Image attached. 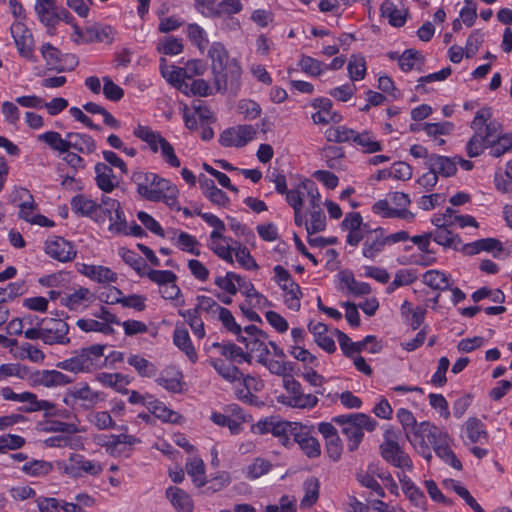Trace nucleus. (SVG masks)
<instances>
[{"mask_svg":"<svg viewBox=\"0 0 512 512\" xmlns=\"http://www.w3.org/2000/svg\"><path fill=\"white\" fill-rule=\"evenodd\" d=\"M137 186L138 194L152 202L164 201L169 207L177 208L178 190L170 181L157 174L136 171L131 177Z\"/></svg>","mask_w":512,"mask_h":512,"instance_id":"1","label":"nucleus"},{"mask_svg":"<svg viewBox=\"0 0 512 512\" xmlns=\"http://www.w3.org/2000/svg\"><path fill=\"white\" fill-rule=\"evenodd\" d=\"M104 345H91L75 352L74 356L56 364V367L72 373H90L102 366Z\"/></svg>","mask_w":512,"mask_h":512,"instance_id":"2","label":"nucleus"},{"mask_svg":"<svg viewBox=\"0 0 512 512\" xmlns=\"http://www.w3.org/2000/svg\"><path fill=\"white\" fill-rule=\"evenodd\" d=\"M445 433L434 424L423 421L415 427L412 434H408V441L427 461H430L432 459L430 446L441 440Z\"/></svg>","mask_w":512,"mask_h":512,"instance_id":"3","label":"nucleus"},{"mask_svg":"<svg viewBox=\"0 0 512 512\" xmlns=\"http://www.w3.org/2000/svg\"><path fill=\"white\" fill-rule=\"evenodd\" d=\"M385 441L380 445L382 457L389 463L401 469H412V460L399 446L396 434L388 429L384 434Z\"/></svg>","mask_w":512,"mask_h":512,"instance_id":"4","label":"nucleus"},{"mask_svg":"<svg viewBox=\"0 0 512 512\" xmlns=\"http://www.w3.org/2000/svg\"><path fill=\"white\" fill-rule=\"evenodd\" d=\"M242 69L238 62L224 66L218 72H212L215 92H230L236 94L240 88Z\"/></svg>","mask_w":512,"mask_h":512,"instance_id":"5","label":"nucleus"},{"mask_svg":"<svg viewBox=\"0 0 512 512\" xmlns=\"http://www.w3.org/2000/svg\"><path fill=\"white\" fill-rule=\"evenodd\" d=\"M377 426V421L364 413H354V421L342 433L348 439V450L353 452L358 449L366 430L372 432Z\"/></svg>","mask_w":512,"mask_h":512,"instance_id":"6","label":"nucleus"},{"mask_svg":"<svg viewBox=\"0 0 512 512\" xmlns=\"http://www.w3.org/2000/svg\"><path fill=\"white\" fill-rule=\"evenodd\" d=\"M490 118H492V109L489 107L481 108L476 112L471 122V128L475 133L466 146V152L469 157L473 158L481 155L484 149L488 147L487 143L482 138V129L485 122L490 120Z\"/></svg>","mask_w":512,"mask_h":512,"instance_id":"7","label":"nucleus"},{"mask_svg":"<svg viewBox=\"0 0 512 512\" xmlns=\"http://www.w3.org/2000/svg\"><path fill=\"white\" fill-rule=\"evenodd\" d=\"M283 387L288 394L287 401L284 403L290 407L311 409L318 403L317 396L305 394L302 390V385L295 380L293 376L287 377L286 380L283 381Z\"/></svg>","mask_w":512,"mask_h":512,"instance_id":"8","label":"nucleus"},{"mask_svg":"<svg viewBox=\"0 0 512 512\" xmlns=\"http://www.w3.org/2000/svg\"><path fill=\"white\" fill-rule=\"evenodd\" d=\"M40 52L48 70L60 73L71 71L77 65V59L74 55H63L56 47L49 43L43 44Z\"/></svg>","mask_w":512,"mask_h":512,"instance_id":"9","label":"nucleus"},{"mask_svg":"<svg viewBox=\"0 0 512 512\" xmlns=\"http://www.w3.org/2000/svg\"><path fill=\"white\" fill-rule=\"evenodd\" d=\"M44 251L50 258L62 263L73 261L77 255L74 244L60 236L49 237L45 241Z\"/></svg>","mask_w":512,"mask_h":512,"instance_id":"10","label":"nucleus"},{"mask_svg":"<svg viewBox=\"0 0 512 512\" xmlns=\"http://www.w3.org/2000/svg\"><path fill=\"white\" fill-rule=\"evenodd\" d=\"M257 128L252 125H237L224 130L219 142L224 147H243L254 139Z\"/></svg>","mask_w":512,"mask_h":512,"instance_id":"11","label":"nucleus"},{"mask_svg":"<svg viewBox=\"0 0 512 512\" xmlns=\"http://www.w3.org/2000/svg\"><path fill=\"white\" fill-rule=\"evenodd\" d=\"M11 34L14 38L15 44L20 55L31 61H35L33 54L34 40L31 32L25 27V25L17 21L11 26Z\"/></svg>","mask_w":512,"mask_h":512,"instance_id":"12","label":"nucleus"},{"mask_svg":"<svg viewBox=\"0 0 512 512\" xmlns=\"http://www.w3.org/2000/svg\"><path fill=\"white\" fill-rule=\"evenodd\" d=\"M73 404H79L85 409H91L102 400L101 394L94 391L87 383H79L68 394Z\"/></svg>","mask_w":512,"mask_h":512,"instance_id":"13","label":"nucleus"},{"mask_svg":"<svg viewBox=\"0 0 512 512\" xmlns=\"http://www.w3.org/2000/svg\"><path fill=\"white\" fill-rule=\"evenodd\" d=\"M44 328V343L48 345L53 344H68L70 338L67 336L69 332V325L62 319L51 318L46 322Z\"/></svg>","mask_w":512,"mask_h":512,"instance_id":"14","label":"nucleus"},{"mask_svg":"<svg viewBox=\"0 0 512 512\" xmlns=\"http://www.w3.org/2000/svg\"><path fill=\"white\" fill-rule=\"evenodd\" d=\"M297 443L303 453L309 458H317L321 455V445L319 441L312 436L308 426L301 425L299 430L295 432L293 439Z\"/></svg>","mask_w":512,"mask_h":512,"instance_id":"15","label":"nucleus"},{"mask_svg":"<svg viewBox=\"0 0 512 512\" xmlns=\"http://www.w3.org/2000/svg\"><path fill=\"white\" fill-rule=\"evenodd\" d=\"M102 471L99 464L85 459L83 456L73 454L69 458V463L65 466V472L73 477H79L82 473L97 475Z\"/></svg>","mask_w":512,"mask_h":512,"instance_id":"16","label":"nucleus"},{"mask_svg":"<svg viewBox=\"0 0 512 512\" xmlns=\"http://www.w3.org/2000/svg\"><path fill=\"white\" fill-rule=\"evenodd\" d=\"M78 271L92 281L101 284L114 283L118 278L115 272L102 265L81 264Z\"/></svg>","mask_w":512,"mask_h":512,"instance_id":"17","label":"nucleus"},{"mask_svg":"<svg viewBox=\"0 0 512 512\" xmlns=\"http://www.w3.org/2000/svg\"><path fill=\"white\" fill-rule=\"evenodd\" d=\"M94 299V294L85 287H80L71 293H67L61 297V304L69 310L77 311L88 306Z\"/></svg>","mask_w":512,"mask_h":512,"instance_id":"18","label":"nucleus"},{"mask_svg":"<svg viewBox=\"0 0 512 512\" xmlns=\"http://www.w3.org/2000/svg\"><path fill=\"white\" fill-rule=\"evenodd\" d=\"M165 496L178 512H193L194 502L191 496L183 489L170 486L166 489Z\"/></svg>","mask_w":512,"mask_h":512,"instance_id":"19","label":"nucleus"},{"mask_svg":"<svg viewBox=\"0 0 512 512\" xmlns=\"http://www.w3.org/2000/svg\"><path fill=\"white\" fill-rule=\"evenodd\" d=\"M386 244L387 239H385L383 229L375 228L371 235H367L363 243L362 254L365 258L374 260Z\"/></svg>","mask_w":512,"mask_h":512,"instance_id":"20","label":"nucleus"},{"mask_svg":"<svg viewBox=\"0 0 512 512\" xmlns=\"http://www.w3.org/2000/svg\"><path fill=\"white\" fill-rule=\"evenodd\" d=\"M19 402L24 403V405L19 408V411L24 413L45 411L46 414H50L55 408V405L52 402L39 400L36 394L28 391L21 393Z\"/></svg>","mask_w":512,"mask_h":512,"instance_id":"21","label":"nucleus"},{"mask_svg":"<svg viewBox=\"0 0 512 512\" xmlns=\"http://www.w3.org/2000/svg\"><path fill=\"white\" fill-rule=\"evenodd\" d=\"M95 173L96 184L103 192L110 193L118 186L119 181L108 164L97 163Z\"/></svg>","mask_w":512,"mask_h":512,"instance_id":"22","label":"nucleus"},{"mask_svg":"<svg viewBox=\"0 0 512 512\" xmlns=\"http://www.w3.org/2000/svg\"><path fill=\"white\" fill-rule=\"evenodd\" d=\"M71 208L75 213H79L82 216H89L97 222H104V218L98 214V204L84 195L73 197Z\"/></svg>","mask_w":512,"mask_h":512,"instance_id":"23","label":"nucleus"},{"mask_svg":"<svg viewBox=\"0 0 512 512\" xmlns=\"http://www.w3.org/2000/svg\"><path fill=\"white\" fill-rule=\"evenodd\" d=\"M426 164L430 170L443 177H451L457 171L456 161L454 158L451 159L446 156L432 154L428 157Z\"/></svg>","mask_w":512,"mask_h":512,"instance_id":"24","label":"nucleus"},{"mask_svg":"<svg viewBox=\"0 0 512 512\" xmlns=\"http://www.w3.org/2000/svg\"><path fill=\"white\" fill-rule=\"evenodd\" d=\"M309 332L314 336L316 344L328 353L336 350L334 340L327 335L328 328L324 323L310 321L308 324Z\"/></svg>","mask_w":512,"mask_h":512,"instance_id":"25","label":"nucleus"},{"mask_svg":"<svg viewBox=\"0 0 512 512\" xmlns=\"http://www.w3.org/2000/svg\"><path fill=\"white\" fill-rule=\"evenodd\" d=\"M381 16L388 19L391 26L402 27L406 20L408 11L405 9H398L391 0H385L380 7Z\"/></svg>","mask_w":512,"mask_h":512,"instance_id":"26","label":"nucleus"},{"mask_svg":"<svg viewBox=\"0 0 512 512\" xmlns=\"http://www.w3.org/2000/svg\"><path fill=\"white\" fill-rule=\"evenodd\" d=\"M35 11L43 24L47 27H54L57 22L55 0H36Z\"/></svg>","mask_w":512,"mask_h":512,"instance_id":"27","label":"nucleus"},{"mask_svg":"<svg viewBox=\"0 0 512 512\" xmlns=\"http://www.w3.org/2000/svg\"><path fill=\"white\" fill-rule=\"evenodd\" d=\"M208 56L211 59V70L212 72H218L224 66L229 65L232 62H237L236 59H230L227 50L225 47L219 43L215 42L211 45Z\"/></svg>","mask_w":512,"mask_h":512,"instance_id":"28","label":"nucleus"},{"mask_svg":"<svg viewBox=\"0 0 512 512\" xmlns=\"http://www.w3.org/2000/svg\"><path fill=\"white\" fill-rule=\"evenodd\" d=\"M173 342L186 354L191 362L195 363L197 361V353L192 345L187 329L176 326L173 333Z\"/></svg>","mask_w":512,"mask_h":512,"instance_id":"29","label":"nucleus"},{"mask_svg":"<svg viewBox=\"0 0 512 512\" xmlns=\"http://www.w3.org/2000/svg\"><path fill=\"white\" fill-rule=\"evenodd\" d=\"M448 439V434L445 433V436L441 440H438V442L433 445V449L436 455L445 463H447L448 465L457 470H461L462 464L460 460L456 457L452 449L449 447Z\"/></svg>","mask_w":512,"mask_h":512,"instance_id":"30","label":"nucleus"},{"mask_svg":"<svg viewBox=\"0 0 512 512\" xmlns=\"http://www.w3.org/2000/svg\"><path fill=\"white\" fill-rule=\"evenodd\" d=\"M69 150L74 149L79 153L90 154L96 149L94 139L87 134L70 132L67 134Z\"/></svg>","mask_w":512,"mask_h":512,"instance_id":"31","label":"nucleus"},{"mask_svg":"<svg viewBox=\"0 0 512 512\" xmlns=\"http://www.w3.org/2000/svg\"><path fill=\"white\" fill-rule=\"evenodd\" d=\"M133 134L146 142L154 153L160 150L161 142L165 140L159 132L153 131L149 126L138 125L134 129Z\"/></svg>","mask_w":512,"mask_h":512,"instance_id":"32","label":"nucleus"},{"mask_svg":"<svg viewBox=\"0 0 512 512\" xmlns=\"http://www.w3.org/2000/svg\"><path fill=\"white\" fill-rule=\"evenodd\" d=\"M133 134L146 142L154 153L160 150L161 142L165 140L159 132L153 131L149 126L138 125L134 129Z\"/></svg>","mask_w":512,"mask_h":512,"instance_id":"33","label":"nucleus"},{"mask_svg":"<svg viewBox=\"0 0 512 512\" xmlns=\"http://www.w3.org/2000/svg\"><path fill=\"white\" fill-rule=\"evenodd\" d=\"M133 134L146 142L154 153L160 150L161 142L165 140L159 132L153 131L149 126L138 125L134 129Z\"/></svg>","mask_w":512,"mask_h":512,"instance_id":"34","label":"nucleus"},{"mask_svg":"<svg viewBox=\"0 0 512 512\" xmlns=\"http://www.w3.org/2000/svg\"><path fill=\"white\" fill-rule=\"evenodd\" d=\"M300 426L301 424L296 422H278L273 424L271 432L279 438L282 445L288 446L291 442V437L294 439L295 432L299 430Z\"/></svg>","mask_w":512,"mask_h":512,"instance_id":"35","label":"nucleus"},{"mask_svg":"<svg viewBox=\"0 0 512 512\" xmlns=\"http://www.w3.org/2000/svg\"><path fill=\"white\" fill-rule=\"evenodd\" d=\"M280 287L284 291V302L287 308L292 311H299L301 308L300 299L302 297L300 286L293 281L282 284Z\"/></svg>","mask_w":512,"mask_h":512,"instance_id":"36","label":"nucleus"},{"mask_svg":"<svg viewBox=\"0 0 512 512\" xmlns=\"http://www.w3.org/2000/svg\"><path fill=\"white\" fill-rule=\"evenodd\" d=\"M431 239H433L437 244L452 249H459V245L462 244L461 238L454 234L449 228H441L436 229L433 232H430Z\"/></svg>","mask_w":512,"mask_h":512,"instance_id":"37","label":"nucleus"},{"mask_svg":"<svg viewBox=\"0 0 512 512\" xmlns=\"http://www.w3.org/2000/svg\"><path fill=\"white\" fill-rule=\"evenodd\" d=\"M182 373L178 370L171 369L165 370L163 374H161L156 382L158 385L162 386L166 390L177 393L182 389Z\"/></svg>","mask_w":512,"mask_h":512,"instance_id":"38","label":"nucleus"},{"mask_svg":"<svg viewBox=\"0 0 512 512\" xmlns=\"http://www.w3.org/2000/svg\"><path fill=\"white\" fill-rule=\"evenodd\" d=\"M423 63V55L414 49H407L400 57H398V64L404 72H408L415 68L420 69Z\"/></svg>","mask_w":512,"mask_h":512,"instance_id":"39","label":"nucleus"},{"mask_svg":"<svg viewBox=\"0 0 512 512\" xmlns=\"http://www.w3.org/2000/svg\"><path fill=\"white\" fill-rule=\"evenodd\" d=\"M141 377H154L157 374V367L140 355H130L127 359Z\"/></svg>","mask_w":512,"mask_h":512,"instance_id":"40","label":"nucleus"},{"mask_svg":"<svg viewBox=\"0 0 512 512\" xmlns=\"http://www.w3.org/2000/svg\"><path fill=\"white\" fill-rule=\"evenodd\" d=\"M212 347L218 349L222 356H225L231 360H237L238 363L243 361H250L248 355L243 352L242 348L238 347L234 343L215 342L212 344Z\"/></svg>","mask_w":512,"mask_h":512,"instance_id":"41","label":"nucleus"},{"mask_svg":"<svg viewBox=\"0 0 512 512\" xmlns=\"http://www.w3.org/2000/svg\"><path fill=\"white\" fill-rule=\"evenodd\" d=\"M186 471L189 476L192 477L193 482L197 487H202L205 485V465L202 459L200 458H192L186 463Z\"/></svg>","mask_w":512,"mask_h":512,"instance_id":"42","label":"nucleus"},{"mask_svg":"<svg viewBox=\"0 0 512 512\" xmlns=\"http://www.w3.org/2000/svg\"><path fill=\"white\" fill-rule=\"evenodd\" d=\"M354 143L363 148L365 153H375L382 150L381 143L376 139V136L370 131L362 133L356 132Z\"/></svg>","mask_w":512,"mask_h":512,"instance_id":"43","label":"nucleus"},{"mask_svg":"<svg viewBox=\"0 0 512 512\" xmlns=\"http://www.w3.org/2000/svg\"><path fill=\"white\" fill-rule=\"evenodd\" d=\"M210 364L224 379L228 381L232 382L239 380L242 376V373L236 366L226 363L222 359H212L210 360Z\"/></svg>","mask_w":512,"mask_h":512,"instance_id":"44","label":"nucleus"},{"mask_svg":"<svg viewBox=\"0 0 512 512\" xmlns=\"http://www.w3.org/2000/svg\"><path fill=\"white\" fill-rule=\"evenodd\" d=\"M423 282L435 290H446L450 287L448 276L438 270H429L423 275Z\"/></svg>","mask_w":512,"mask_h":512,"instance_id":"45","label":"nucleus"},{"mask_svg":"<svg viewBox=\"0 0 512 512\" xmlns=\"http://www.w3.org/2000/svg\"><path fill=\"white\" fill-rule=\"evenodd\" d=\"M38 140L49 145L53 150L60 153L69 151L68 138L63 139L58 132L49 131L44 134L38 135Z\"/></svg>","mask_w":512,"mask_h":512,"instance_id":"46","label":"nucleus"},{"mask_svg":"<svg viewBox=\"0 0 512 512\" xmlns=\"http://www.w3.org/2000/svg\"><path fill=\"white\" fill-rule=\"evenodd\" d=\"M271 469L272 464L270 461L261 457H257L250 465L247 466L246 477L249 480H256L269 473Z\"/></svg>","mask_w":512,"mask_h":512,"instance_id":"47","label":"nucleus"},{"mask_svg":"<svg viewBox=\"0 0 512 512\" xmlns=\"http://www.w3.org/2000/svg\"><path fill=\"white\" fill-rule=\"evenodd\" d=\"M242 282L243 278L240 275L235 274L233 272H227L225 276H218L215 279V284L219 288L232 295L237 293L236 284L239 286V288H241Z\"/></svg>","mask_w":512,"mask_h":512,"instance_id":"48","label":"nucleus"},{"mask_svg":"<svg viewBox=\"0 0 512 512\" xmlns=\"http://www.w3.org/2000/svg\"><path fill=\"white\" fill-rule=\"evenodd\" d=\"M319 480L315 477H310L304 482V497L301 500L302 507H311L319 497Z\"/></svg>","mask_w":512,"mask_h":512,"instance_id":"49","label":"nucleus"},{"mask_svg":"<svg viewBox=\"0 0 512 512\" xmlns=\"http://www.w3.org/2000/svg\"><path fill=\"white\" fill-rule=\"evenodd\" d=\"M52 469V464L44 460H33L25 463L21 468L22 472L32 477L45 476L49 474Z\"/></svg>","mask_w":512,"mask_h":512,"instance_id":"50","label":"nucleus"},{"mask_svg":"<svg viewBox=\"0 0 512 512\" xmlns=\"http://www.w3.org/2000/svg\"><path fill=\"white\" fill-rule=\"evenodd\" d=\"M310 219L306 222V230L309 235L322 232L326 228V217L321 209L309 210Z\"/></svg>","mask_w":512,"mask_h":512,"instance_id":"51","label":"nucleus"},{"mask_svg":"<svg viewBox=\"0 0 512 512\" xmlns=\"http://www.w3.org/2000/svg\"><path fill=\"white\" fill-rule=\"evenodd\" d=\"M445 485L453 489L475 512H485L484 509L471 496L470 492L455 480H446Z\"/></svg>","mask_w":512,"mask_h":512,"instance_id":"52","label":"nucleus"},{"mask_svg":"<svg viewBox=\"0 0 512 512\" xmlns=\"http://www.w3.org/2000/svg\"><path fill=\"white\" fill-rule=\"evenodd\" d=\"M465 432L472 443L479 442L481 438H487V432L483 424L477 418H469L465 423Z\"/></svg>","mask_w":512,"mask_h":512,"instance_id":"53","label":"nucleus"},{"mask_svg":"<svg viewBox=\"0 0 512 512\" xmlns=\"http://www.w3.org/2000/svg\"><path fill=\"white\" fill-rule=\"evenodd\" d=\"M490 148V155L498 158L504 155L512 148V134H503L498 137L494 142L488 145Z\"/></svg>","mask_w":512,"mask_h":512,"instance_id":"54","label":"nucleus"},{"mask_svg":"<svg viewBox=\"0 0 512 512\" xmlns=\"http://www.w3.org/2000/svg\"><path fill=\"white\" fill-rule=\"evenodd\" d=\"M349 77L353 81L361 80L366 75V62L364 57L352 55L348 64Z\"/></svg>","mask_w":512,"mask_h":512,"instance_id":"55","label":"nucleus"},{"mask_svg":"<svg viewBox=\"0 0 512 512\" xmlns=\"http://www.w3.org/2000/svg\"><path fill=\"white\" fill-rule=\"evenodd\" d=\"M77 326L85 332H101L103 334H112L113 328L104 322H100L94 319H79Z\"/></svg>","mask_w":512,"mask_h":512,"instance_id":"56","label":"nucleus"},{"mask_svg":"<svg viewBox=\"0 0 512 512\" xmlns=\"http://www.w3.org/2000/svg\"><path fill=\"white\" fill-rule=\"evenodd\" d=\"M164 77L179 91L188 94V81L185 78V71L182 68L174 67L170 72H163Z\"/></svg>","mask_w":512,"mask_h":512,"instance_id":"57","label":"nucleus"},{"mask_svg":"<svg viewBox=\"0 0 512 512\" xmlns=\"http://www.w3.org/2000/svg\"><path fill=\"white\" fill-rule=\"evenodd\" d=\"M196 214L199 215L208 225L214 228L210 234V239L223 238V231L226 229V227L220 218L214 214L202 213L201 211H196Z\"/></svg>","mask_w":512,"mask_h":512,"instance_id":"58","label":"nucleus"},{"mask_svg":"<svg viewBox=\"0 0 512 512\" xmlns=\"http://www.w3.org/2000/svg\"><path fill=\"white\" fill-rule=\"evenodd\" d=\"M300 188H303L309 198L310 210L321 209V196L315 183L305 179L300 183Z\"/></svg>","mask_w":512,"mask_h":512,"instance_id":"59","label":"nucleus"},{"mask_svg":"<svg viewBox=\"0 0 512 512\" xmlns=\"http://www.w3.org/2000/svg\"><path fill=\"white\" fill-rule=\"evenodd\" d=\"M272 374L281 376L283 381L292 376L293 366L280 360L269 359L264 365Z\"/></svg>","mask_w":512,"mask_h":512,"instance_id":"60","label":"nucleus"},{"mask_svg":"<svg viewBox=\"0 0 512 512\" xmlns=\"http://www.w3.org/2000/svg\"><path fill=\"white\" fill-rule=\"evenodd\" d=\"M145 276H147L151 281L158 284L159 288L169 282L177 281V275L170 270L147 269L145 272Z\"/></svg>","mask_w":512,"mask_h":512,"instance_id":"61","label":"nucleus"},{"mask_svg":"<svg viewBox=\"0 0 512 512\" xmlns=\"http://www.w3.org/2000/svg\"><path fill=\"white\" fill-rule=\"evenodd\" d=\"M121 255L126 264L131 266L140 276H145L147 265L141 256L130 250H123Z\"/></svg>","mask_w":512,"mask_h":512,"instance_id":"62","label":"nucleus"},{"mask_svg":"<svg viewBox=\"0 0 512 512\" xmlns=\"http://www.w3.org/2000/svg\"><path fill=\"white\" fill-rule=\"evenodd\" d=\"M502 134V125L500 122L496 120H488L483 125L482 129V138L487 143V145L494 142L498 137H501Z\"/></svg>","mask_w":512,"mask_h":512,"instance_id":"63","label":"nucleus"},{"mask_svg":"<svg viewBox=\"0 0 512 512\" xmlns=\"http://www.w3.org/2000/svg\"><path fill=\"white\" fill-rule=\"evenodd\" d=\"M17 357L20 359L28 358L34 363H41L45 359V354L30 343H23L19 348Z\"/></svg>","mask_w":512,"mask_h":512,"instance_id":"64","label":"nucleus"}]
</instances>
